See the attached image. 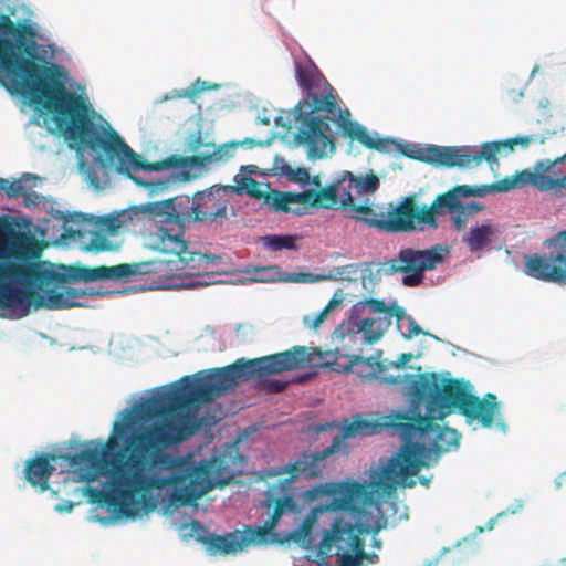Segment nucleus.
Instances as JSON below:
<instances>
[{"instance_id":"nucleus-52","label":"nucleus","mask_w":566,"mask_h":566,"mask_svg":"<svg viewBox=\"0 0 566 566\" xmlns=\"http://www.w3.org/2000/svg\"><path fill=\"white\" fill-rule=\"evenodd\" d=\"M24 176L27 179H30L32 177V175H30V174H25Z\"/></svg>"},{"instance_id":"nucleus-15","label":"nucleus","mask_w":566,"mask_h":566,"mask_svg":"<svg viewBox=\"0 0 566 566\" xmlns=\"http://www.w3.org/2000/svg\"><path fill=\"white\" fill-rule=\"evenodd\" d=\"M265 203L276 212L304 216L310 208H339L334 184L321 189H310L302 192L272 190L265 198Z\"/></svg>"},{"instance_id":"nucleus-36","label":"nucleus","mask_w":566,"mask_h":566,"mask_svg":"<svg viewBox=\"0 0 566 566\" xmlns=\"http://www.w3.org/2000/svg\"><path fill=\"white\" fill-rule=\"evenodd\" d=\"M286 386H287L286 381H282V380H277V379H271V380L265 381V384H264V388L269 392H273V394L282 392L286 388Z\"/></svg>"},{"instance_id":"nucleus-40","label":"nucleus","mask_w":566,"mask_h":566,"mask_svg":"<svg viewBox=\"0 0 566 566\" xmlns=\"http://www.w3.org/2000/svg\"><path fill=\"white\" fill-rule=\"evenodd\" d=\"M21 195L24 197L25 206H35L38 203V196L34 192H27L24 189Z\"/></svg>"},{"instance_id":"nucleus-51","label":"nucleus","mask_w":566,"mask_h":566,"mask_svg":"<svg viewBox=\"0 0 566 566\" xmlns=\"http://www.w3.org/2000/svg\"><path fill=\"white\" fill-rule=\"evenodd\" d=\"M497 426H499V427H501V428H503L504 430H505V428H506V427H505V424H504L502 421H499V422H497Z\"/></svg>"},{"instance_id":"nucleus-43","label":"nucleus","mask_w":566,"mask_h":566,"mask_svg":"<svg viewBox=\"0 0 566 566\" xmlns=\"http://www.w3.org/2000/svg\"><path fill=\"white\" fill-rule=\"evenodd\" d=\"M297 76H298L300 84L302 86L307 87V88L311 86L310 80L303 74L301 69L297 70Z\"/></svg>"},{"instance_id":"nucleus-44","label":"nucleus","mask_w":566,"mask_h":566,"mask_svg":"<svg viewBox=\"0 0 566 566\" xmlns=\"http://www.w3.org/2000/svg\"><path fill=\"white\" fill-rule=\"evenodd\" d=\"M239 146H247L248 148H254L256 145H262L252 138H245L244 140L238 142Z\"/></svg>"},{"instance_id":"nucleus-49","label":"nucleus","mask_w":566,"mask_h":566,"mask_svg":"<svg viewBox=\"0 0 566 566\" xmlns=\"http://www.w3.org/2000/svg\"><path fill=\"white\" fill-rule=\"evenodd\" d=\"M374 546L380 548L381 542L379 539H374Z\"/></svg>"},{"instance_id":"nucleus-30","label":"nucleus","mask_w":566,"mask_h":566,"mask_svg":"<svg viewBox=\"0 0 566 566\" xmlns=\"http://www.w3.org/2000/svg\"><path fill=\"white\" fill-rule=\"evenodd\" d=\"M328 314L329 313L325 308H323L316 315H305L303 318V323L306 327L317 331L321 327V325L326 321Z\"/></svg>"},{"instance_id":"nucleus-42","label":"nucleus","mask_w":566,"mask_h":566,"mask_svg":"<svg viewBox=\"0 0 566 566\" xmlns=\"http://www.w3.org/2000/svg\"><path fill=\"white\" fill-rule=\"evenodd\" d=\"M205 283H202L198 277H190L188 280V282L186 283H182L181 286L184 287H188V289H191V287H197V286H201L203 285Z\"/></svg>"},{"instance_id":"nucleus-32","label":"nucleus","mask_w":566,"mask_h":566,"mask_svg":"<svg viewBox=\"0 0 566 566\" xmlns=\"http://www.w3.org/2000/svg\"><path fill=\"white\" fill-rule=\"evenodd\" d=\"M285 282H294V283H312L318 280L312 273H290L286 274L283 279Z\"/></svg>"},{"instance_id":"nucleus-53","label":"nucleus","mask_w":566,"mask_h":566,"mask_svg":"<svg viewBox=\"0 0 566 566\" xmlns=\"http://www.w3.org/2000/svg\"><path fill=\"white\" fill-rule=\"evenodd\" d=\"M490 530L493 528V521L490 522V526H489Z\"/></svg>"},{"instance_id":"nucleus-35","label":"nucleus","mask_w":566,"mask_h":566,"mask_svg":"<svg viewBox=\"0 0 566 566\" xmlns=\"http://www.w3.org/2000/svg\"><path fill=\"white\" fill-rule=\"evenodd\" d=\"M391 316H395L399 323L400 321H405L408 315L401 306H399L397 303H392L390 306H388L387 316L385 318L390 319Z\"/></svg>"},{"instance_id":"nucleus-29","label":"nucleus","mask_w":566,"mask_h":566,"mask_svg":"<svg viewBox=\"0 0 566 566\" xmlns=\"http://www.w3.org/2000/svg\"><path fill=\"white\" fill-rule=\"evenodd\" d=\"M208 86L206 85V82H201L200 80H197L191 87L186 90H176L174 97L178 98H193L199 92H202L207 90Z\"/></svg>"},{"instance_id":"nucleus-17","label":"nucleus","mask_w":566,"mask_h":566,"mask_svg":"<svg viewBox=\"0 0 566 566\" xmlns=\"http://www.w3.org/2000/svg\"><path fill=\"white\" fill-rule=\"evenodd\" d=\"M359 364H364L368 368L371 369V373L366 375L367 379H376L380 384H385L388 386H396L405 382L407 385V389L409 390L410 380L406 379V375L402 377L400 375L397 376H385L381 375L386 370V366L377 361L374 357H361L358 355H352L349 357V364L343 368L344 373H349L354 366Z\"/></svg>"},{"instance_id":"nucleus-5","label":"nucleus","mask_w":566,"mask_h":566,"mask_svg":"<svg viewBox=\"0 0 566 566\" xmlns=\"http://www.w3.org/2000/svg\"><path fill=\"white\" fill-rule=\"evenodd\" d=\"M380 429L379 424L356 417L354 421L347 423L342 432L334 437L331 446L324 448L319 452L303 453L294 462L271 469L266 472L268 476H276L289 474L287 478L279 479L266 494L263 506L271 509L273 512L262 526H247L243 531H234L224 535L209 534L200 541L206 546L210 555H228L243 552L252 544L268 543L269 537L274 535L272 531L279 524L282 515L286 512L300 514L298 507L293 494L292 483L300 476L315 478L319 474V463L333 453L338 451L346 452V439L356 437H366L376 433Z\"/></svg>"},{"instance_id":"nucleus-11","label":"nucleus","mask_w":566,"mask_h":566,"mask_svg":"<svg viewBox=\"0 0 566 566\" xmlns=\"http://www.w3.org/2000/svg\"><path fill=\"white\" fill-rule=\"evenodd\" d=\"M35 242H38V241L35 240ZM36 244H38V248H40L39 243H36ZM39 250L41 251V249H39ZM39 254H41V252ZM40 255H38L36 259ZM33 260H35V258L28 260V262L34 263ZM35 263L38 264V262H35ZM154 264L155 263L153 261H147V262H139V263H122V264L114 265V266H104V265L96 266V268L77 266L72 270V274L70 276L54 271V273L60 274L61 276H63V279L59 282L51 284L48 287V290H40L36 287V292L41 296H44V297L49 296L50 290H53L56 293L74 292L76 295L71 298V303H73V305L64 307V308H70V307H74V306L78 305V303L76 302V298L84 296L85 292L76 290V289H71V287H66V289H63L62 291H59L57 290L59 285L66 282L69 279L80 280V281H84V282H93V281H99V280H120L124 277L151 273L154 271ZM39 265H41L46 271H50V269L45 268L43 264L39 263ZM51 272H53V270H51ZM61 308L62 307H60L59 310H61Z\"/></svg>"},{"instance_id":"nucleus-13","label":"nucleus","mask_w":566,"mask_h":566,"mask_svg":"<svg viewBox=\"0 0 566 566\" xmlns=\"http://www.w3.org/2000/svg\"><path fill=\"white\" fill-rule=\"evenodd\" d=\"M547 254L524 256V273L535 280L566 285V230L544 241Z\"/></svg>"},{"instance_id":"nucleus-6","label":"nucleus","mask_w":566,"mask_h":566,"mask_svg":"<svg viewBox=\"0 0 566 566\" xmlns=\"http://www.w3.org/2000/svg\"><path fill=\"white\" fill-rule=\"evenodd\" d=\"M40 253L35 239L27 233L0 223V308L18 310L21 316L30 313L31 307L60 308L73 305L74 292L56 293L50 290L48 297L36 292L63 279L60 274L46 271L28 260Z\"/></svg>"},{"instance_id":"nucleus-16","label":"nucleus","mask_w":566,"mask_h":566,"mask_svg":"<svg viewBox=\"0 0 566 566\" xmlns=\"http://www.w3.org/2000/svg\"><path fill=\"white\" fill-rule=\"evenodd\" d=\"M57 459H61L60 454L41 453L34 459L27 461L24 468L25 479L39 492L49 490V479L55 470L52 462Z\"/></svg>"},{"instance_id":"nucleus-24","label":"nucleus","mask_w":566,"mask_h":566,"mask_svg":"<svg viewBox=\"0 0 566 566\" xmlns=\"http://www.w3.org/2000/svg\"><path fill=\"white\" fill-rule=\"evenodd\" d=\"M379 188V178L370 171L366 176H355V195L357 202L364 200L365 195L374 193Z\"/></svg>"},{"instance_id":"nucleus-25","label":"nucleus","mask_w":566,"mask_h":566,"mask_svg":"<svg viewBox=\"0 0 566 566\" xmlns=\"http://www.w3.org/2000/svg\"><path fill=\"white\" fill-rule=\"evenodd\" d=\"M261 187L262 185L252 177H243L239 184V190L241 192H244L255 199L265 200L266 196L271 193L273 189H270L269 192H265Z\"/></svg>"},{"instance_id":"nucleus-23","label":"nucleus","mask_w":566,"mask_h":566,"mask_svg":"<svg viewBox=\"0 0 566 566\" xmlns=\"http://www.w3.org/2000/svg\"><path fill=\"white\" fill-rule=\"evenodd\" d=\"M297 237L292 234H268L261 238L263 245L271 251H280L283 249L295 250Z\"/></svg>"},{"instance_id":"nucleus-14","label":"nucleus","mask_w":566,"mask_h":566,"mask_svg":"<svg viewBox=\"0 0 566 566\" xmlns=\"http://www.w3.org/2000/svg\"><path fill=\"white\" fill-rule=\"evenodd\" d=\"M441 251L442 248L439 244L426 250L403 248L397 256L380 263L379 271L385 275L403 273V285L418 286L423 281V273L436 269L443 261Z\"/></svg>"},{"instance_id":"nucleus-19","label":"nucleus","mask_w":566,"mask_h":566,"mask_svg":"<svg viewBox=\"0 0 566 566\" xmlns=\"http://www.w3.org/2000/svg\"><path fill=\"white\" fill-rule=\"evenodd\" d=\"M496 233V227L491 223H483L471 228L463 237V242L468 245L471 252H479L492 242Z\"/></svg>"},{"instance_id":"nucleus-38","label":"nucleus","mask_w":566,"mask_h":566,"mask_svg":"<svg viewBox=\"0 0 566 566\" xmlns=\"http://www.w3.org/2000/svg\"><path fill=\"white\" fill-rule=\"evenodd\" d=\"M343 301H344L343 293L337 292L333 295V297L328 301V303L326 304V306L324 308L329 313L334 308L340 306Z\"/></svg>"},{"instance_id":"nucleus-41","label":"nucleus","mask_w":566,"mask_h":566,"mask_svg":"<svg viewBox=\"0 0 566 566\" xmlns=\"http://www.w3.org/2000/svg\"><path fill=\"white\" fill-rule=\"evenodd\" d=\"M463 214L455 213L453 216L452 221L458 231H461L465 226V220L462 218Z\"/></svg>"},{"instance_id":"nucleus-26","label":"nucleus","mask_w":566,"mask_h":566,"mask_svg":"<svg viewBox=\"0 0 566 566\" xmlns=\"http://www.w3.org/2000/svg\"><path fill=\"white\" fill-rule=\"evenodd\" d=\"M284 174L289 180L302 186H307L311 181V175L307 168H292L287 166Z\"/></svg>"},{"instance_id":"nucleus-4","label":"nucleus","mask_w":566,"mask_h":566,"mask_svg":"<svg viewBox=\"0 0 566 566\" xmlns=\"http://www.w3.org/2000/svg\"><path fill=\"white\" fill-rule=\"evenodd\" d=\"M294 112L296 126L294 140L305 148L310 160L322 159L335 151L331 123H337L345 136L368 149L382 154L399 151L410 158L448 168L480 166L484 160L492 165L497 161V154L502 150L507 154L513 151L515 146L527 148L535 140L532 136H517L485 143L481 149L470 146H429L412 154L403 150L402 145L396 140L378 135L373 136L364 126L350 120L349 112L340 109L336 96L332 93L310 92L307 98L295 106Z\"/></svg>"},{"instance_id":"nucleus-2","label":"nucleus","mask_w":566,"mask_h":566,"mask_svg":"<svg viewBox=\"0 0 566 566\" xmlns=\"http://www.w3.org/2000/svg\"><path fill=\"white\" fill-rule=\"evenodd\" d=\"M315 358H331L321 366L335 367L338 350L319 347L294 346L289 350L254 358L237 359L222 368L185 376L170 387H159L148 398L142 399L133 410H126L125 422L133 426L132 415L144 422L130 430L125 439V450L133 452L158 472L169 471L175 490L169 501L175 506L195 504L216 488H223L233 478L226 457H212L196 463L190 457L175 455L165 450L196 433L199 428L195 413L187 411L192 405L211 402L249 379H261L283 371L303 369Z\"/></svg>"},{"instance_id":"nucleus-46","label":"nucleus","mask_w":566,"mask_h":566,"mask_svg":"<svg viewBox=\"0 0 566 566\" xmlns=\"http://www.w3.org/2000/svg\"><path fill=\"white\" fill-rule=\"evenodd\" d=\"M419 483L424 485V486H428L430 484V479L419 478Z\"/></svg>"},{"instance_id":"nucleus-12","label":"nucleus","mask_w":566,"mask_h":566,"mask_svg":"<svg viewBox=\"0 0 566 566\" xmlns=\"http://www.w3.org/2000/svg\"><path fill=\"white\" fill-rule=\"evenodd\" d=\"M352 210L363 214L354 217L355 219L387 233L410 232L419 227L420 207L413 196L405 197L386 212L373 209L368 198L359 200Z\"/></svg>"},{"instance_id":"nucleus-10","label":"nucleus","mask_w":566,"mask_h":566,"mask_svg":"<svg viewBox=\"0 0 566 566\" xmlns=\"http://www.w3.org/2000/svg\"><path fill=\"white\" fill-rule=\"evenodd\" d=\"M129 430V422L116 421L113 426L112 434L105 444H102L99 441H91L80 452L63 453L60 457L71 465L80 468V480L92 482L102 475L108 474L112 463L116 459L126 461L125 448L123 451L115 453L111 460L107 459V453L119 446V439L126 438Z\"/></svg>"},{"instance_id":"nucleus-22","label":"nucleus","mask_w":566,"mask_h":566,"mask_svg":"<svg viewBox=\"0 0 566 566\" xmlns=\"http://www.w3.org/2000/svg\"><path fill=\"white\" fill-rule=\"evenodd\" d=\"M390 323L389 318L366 317L360 321L358 332L363 334L365 343L375 344L382 337Z\"/></svg>"},{"instance_id":"nucleus-28","label":"nucleus","mask_w":566,"mask_h":566,"mask_svg":"<svg viewBox=\"0 0 566 566\" xmlns=\"http://www.w3.org/2000/svg\"><path fill=\"white\" fill-rule=\"evenodd\" d=\"M86 249L93 252H103L111 250L112 245L104 234L94 233Z\"/></svg>"},{"instance_id":"nucleus-45","label":"nucleus","mask_w":566,"mask_h":566,"mask_svg":"<svg viewBox=\"0 0 566 566\" xmlns=\"http://www.w3.org/2000/svg\"><path fill=\"white\" fill-rule=\"evenodd\" d=\"M310 184H313L316 188L321 189V179L318 176L311 178Z\"/></svg>"},{"instance_id":"nucleus-48","label":"nucleus","mask_w":566,"mask_h":566,"mask_svg":"<svg viewBox=\"0 0 566 566\" xmlns=\"http://www.w3.org/2000/svg\"><path fill=\"white\" fill-rule=\"evenodd\" d=\"M450 551H451V548H450V547H442V548H441V551H440V556H442V555H444V554L449 553Z\"/></svg>"},{"instance_id":"nucleus-3","label":"nucleus","mask_w":566,"mask_h":566,"mask_svg":"<svg viewBox=\"0 0 566 566\" xmlns=\"http://www.w3.org/2000/svg\"><path fill=\"white\" fill-rule=\"evenodd\" d=\"M35 30L25 22H14L3 13V86L12 94L29 96L54 114L56 128L67 134L81 149L92 153L101 167L115 168L136 185L149 189V193L165 191L175 177L145 180L132 171H161L180 165L205 167L211 163L226 161L233 157L239 143L220 146L207 144V151L188 157L171 156L167 159L148 163L134 151L112 126L97 125L88 114V106L81 95L65 88L59 80L60 66H40L35 61Z\"/></svg>"},{"instance_id":"nucleus-50","label":"nucleus","mask_w":566,"mask_h":566,"mask_svg":"<svg viewBox=\"0 0 566 566\" xmlns=\"http://www.w3.org/2000/svg\"><path fill=\"white\" fill-rule=\"evenodd\" d=\"M326 428H327V424L319 426V427L317 428V431H323V430H325Z\"/></svg>"},{"instance_id":"nucleus-21","label":"nucleus","mask_w":566,"mask_h":566,"mask_svg":"<svg viewBox=\"0 0 566 566\" xmlns=\"http://www.w3.org/2000/svg\"><path fill=\"white\" fill-rule=\"evenodd\" d=\"M339 208L353 209L356 202L355 195V175L350 171L344 172L342 178L334 184Z\"/></svg>"},{"instance_id":"nucleus-9","label":"nucleus","mask_w":566,"mask_h":566,"mask_svg":"<svg viewBox=\"0 0 566 566\" xmlns=\"http://www.w3.org/2000/svg\"><path fill=\"white\" fill-rule=\"evenodd\" d=\"M515 180L504 179L499 182L481 186L458 185L450 188L448 191L438 195L430 206L423 205L420 207L419 214V230L424 226L437 229L439 227L437 217L443 216L447 212L459 214H473L483 209L478 202L471 201L463 203L462 198L469 197H485L491 192H503L514 188Z\"/></svg>"},{"instance_id":"nucleus-39","label":"nucleus","mask_w":566,"mask_h":566,"mask_svg":"<svg viewBox=\"0 0 566 566\" xmlns=\"http://www.w3.org/2000/svg\"><path fill=\"white\" fill-rule=\"evenodd\" d=\"M411 358H412L411 353H402L399 355L398 359L396 361H391L390 365L400 369V368H403L406 366V364L411 360Z\"/></svg>"},{"instance_id":"nucleus-54","label":"nucleus","mask_w":566,"mask_h":566,"mask_svg":"<svg viewBox=\"0 0 566 566\" xmlns=\"http://www.w3.org/2000/svg\"><path fill=\"white\" fill-rule=\"evenodd\" d=\"M436 562L434 563H431V564H427L426 566H434Z\"/></svg>"},{"instance_id":"nucleus-33","label":"nucleus","mask_w":566,"mask_h":566,"mask_svg":"<svg viewBox=\"0 0 566 566\" xmlns=\"http://www.w3.org/2000/svg\"><path fill=\"white\" fill-rule=\"evenodd\" d=\"M365 305L373 313L387 314L388 306L382 300L369 298L365 302Z\"/></svg>"},{"instance_id":"nucleus-1","label":"nucleus","mask_w":566,"mask_h":566,"mask_svg":"<svg viewBox=\"0 0 566 566\" xmlns=\"http://www.w3.org/2000/svg\"><path fill=\"white\" fill-rule=\"evenodd\" d=\"M410 380L409 412L389 417L388 427L401 438L399 450L370 483L358 481L332 482L316 485L302 493L305 502L322 495L329 496L325 504L311 509L301 525L286 535L303 548L315 547L314 562L325 564L336 556L337 566H367L378 563L375 553L365 552L364 535L370 525L361 521L366 510L377 504L379 493L387 495L398 486L413 488V479L426 463V457L458 448L461 434L452 428L441 427L443 420L458 410L469 424L478 421L483 428L492 427L500 405L496 396L486 394L482 399L473 395L461 379H443L434 373L406 374Z\"/></svg>"},{"instance_id":"nucleus-7","label":"nucleus","mask_w":566,"mask_h":566,"mask_svg":"<svg viewBox=\"0 0 566 566\" xmlns=\"http://www.w3.org/2000/svg\"><path fill=\"white\" fill-rule=\"evenodd\" d=\"M106 476L107 490L85 486L92 503H104L120 516L134 517L155 509L146 494L168 486L175 489L174 478H166L133 452L126 461L116 459Z\"/></svg>"},{"instance_id":"nucleus-20","label":"nucleus","mask_w":566,"mask_h":566,"mask_svg":"<svg viewBox=\"0 0 566 566\" xmlns=\"http://www.w3.org/2000/svg\"><path fill=\"white\" fill-rule=\"evenodd\" d=\"M566 161V153L556 158L553 161H538L536 164V169L539 171H548L553 166L557 164H563ZM554 176L546 175H532L527 174L528 177H534L541 181L542 189H566V175L558 176L557 171H553Z\"/></svg>"},{"instance_id":"nucleus-37","label":"nucleus","mask_w":566,"mask_h":566,"mask_svg":"<svg viewBox=\"0 0 566 566\" xmlns=\"http://www.w3.org/2000/svg\"><path fill=\"white\" fill-rule=\"evenodd\" d=\"M207 144L203 143L200 133L193 134L190 136V139L187 144V149L189 151H198L201 147H206Z\"/></svg>"},{"instance_id":"nucleus-31","label":"nucleus","mask_w":566,"mask_h":566,"mask_svg":"<svg viewBox=\"0 0 566 566\" xmlns=\"http://www.w3.org/2000/svg\"><path fill=\"white\" fill-rule=\"evenodd\" d=\"M405 321L407 322V332L401 334L405 339H411L420 334L432 336L428 332H424L410 315H408Z\"/></svg>"},{"instance_id":"nucleus-8","label":"nucleus","mask_w":566,"mask_h":566,"mask_svg":"<svg viewBox=\"0 0 566 566\" xmlns=\"http://www.w3.org/2000/svg\"><path fill=\"white\" fill-rule=\"evenodd\" d=\"M195 198L179 196L158 202L149 203L147 211L157 223V231L154 233L151 247L161 253L172 255L175 259L167 260L168 265L176 271L195 270L192 264L197 259H209L208 254H199L188 250L185 240V226L195 222L192 216L196 212Z\"/></svg>"},{"instance_id":"nucleus-34","label":"nucleus","mask_w":566,"mask_h":566,"mask_svg":"<svg viewBox=\"0 0 566 566\" xmlns=\"http://www.w3.org/2000/svg\"><path fill=\"white\" fill-rule=\"evenodd\" d=\"M102 224L112 233H115L122 226L118 216H107L102 219Z\"/></svg>"},{"instance_id":"nucleus-27","label":"nucleus","mask_w":566,"mask_h":566,"mask_svg":"<svg viewBox=\"0 0 566 566\" xmlns=\"http://www.w3.org/2000/svg\"><path fill=\"white\" fill-rule=\"evenodd\" d=\"M24 185L22 180L9 181L8 179L1 178L0 191H3L9 198H14L23 193Z\"/></svg>"},{"instance_id":"nucleus-18","label":"nucleus","mask_w":566,"mask_h":566,"mask_svg":"<svg viewBox=\"0 0 566 566\" xmlns=\"http://www.w3.org/2000/svg\"><path fill=\"white\" fill-rule=\"evenodd\" d=\"M196 212L192 216L193 221L211 222L219 217L226 216V202L218 199L212 192L195 195Z\"/></svg>"},{"instance_id":"nucleus-47","label":"nucleus","mask_w":566,"mask_h":566,"mask_svg":"<svg viewBox=\"0 0 566 566\" xmlns=\"http://www.w3.org/2000/svg\"><path fill=\"white\" fill-rule=\"evenodd\" d=\"M90 181H91L92 185H95V186L98 185V178L96 176L90 177Z\"/></svg>"}]
</instances>
